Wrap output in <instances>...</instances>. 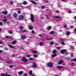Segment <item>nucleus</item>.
Masks as SVG:
<instances>
[{"label":"nucleus","instance_id":"1","mask_svg":"<svg viewBox=\"0 0 76 76\" xmlns=\"http://www.w3.org/2000/svg\"><path fill=\"white\" fill-rule=\"evenodd\" d=\"M48 66L50 67H52L53 66V64L51 63H48Z\"/></svg>","mask_w":76,"mask_h":76},{"label":"nucleus","instance_id":"2","mask_svg":"<svg viewBox=\"0 0 76 76\" xmlns=\"http://www.w3.org/2000/svg\"><path fill=\"white\" fill-rule=\"evenodd\" d=\"M22 60L24 61V62H26L28 61V60L25 57H23L22 58Z\"/></svg>","mask_w":76,"mask_h":76},{"label":"nucleus","instance_id":"3","mask_svg":"<svg viewBox=\"0 0 76 76\" xmlns=\"http://www.w3.org/2000/svg\"><path fill=\"white\" fill-rule=\"evenodd\" d=\"M31 20L32 22H34V17L33 15H31Z\"/></svg>","mask_w":76,"mask_h":76},{"label":"nucleus","instance_id":"4","mask_svg":"<svg viewBox=\"0 0 76 76\" xmlns=\"http://www.w3.org/2000/svg\"><path fill=\"white\" fill-rule=\"evenodd\" d=\"M33 65L31 66V67H34V68H35L36 67H37V64H36V63L35 62L33 63Z\"/></svg>","mask_w":76,"mask_h":76},{"label":"nucleus","instance_id":"5","mask_svg":"<svg viewBox=\"0 0 76 76\" xmlns=\"http://www.w3.org/2000/svg\"><path fill=\"white\" fill-rule=\"evenodd\" d=\"M26 38H27V37L26 36H23L21 37V38L22 39H26Z\"/></svg>","mask_w":76,"mask_h":76},{"label":"nucleus","instance_id":"6","mask_svg":"<svg viewBox=\"0 0 76 76\" xmlns=\"http://www.w3.org/2000/svg\"><path fill=\"white\" fill-rule=\"evenodd\" d=\"M63 63V61L62 59H61L59 61L58 64H62Z\"/></svg>","mask_w":76,"mask_h":76},{"label":"nucleus","instance_id":"7","mask_svg":"<svg viewBox=\"0 0 76 76\" xmlns=\"http://www.w3.org/2000/svg\"><path fill=\"white\" fill-rule=\"evenodd\" d=\"M20 33H23V32H27V31L25 30H24L23 31H20Z\"/></svg>","mask_w":76,"mask_h":76},{"label":"nucleus","instance_id":"8","mask_svg":"<svg viewBox=\"0 0 76 76\" xmlns=\"http://www.w3.org/2000/svg\"><path fill=\"white\" fill-rule=\"evenodd\" d=\"M64 52H66V50H61V53L62 54H64Z\"/></svg>","mask_w":76,"mask_h":76},{"label":"nucleus","instance_id":"9","mask_svg":"<svg viewBox=\"0 0 76 76\" xmlns=\"http://www.w3.org/2000/svg\"><path fill=\"white\" fill-rule=\"evenodd\" d=\"M23 16L22 15H20L19 17V18L20 19H23Z\"/></svg>","mask_w":76,"mask_h":76},{"label":"nucleus","instance_id":"10","mask_svg":"<svg viewBox=\"0 0 76 76\" xmlns=\"http://www.w3.org/2000/svg\"><path fill=\"white\" fill-rule=\"evenodd\" d=\"M1 76H12L10 75H7V74L5 75H4V74H1Z\"/></svg>","mask_w":76,"mask_h":76},{"label":"nucleus","instance_id":"11","mask_svg":"<svg viewBox=\"0 0 76 76\" xmlns=\"http://www.w3.org/2000/svg\"><path fill=\"white\" fill-rule=\"evenodd\" d=\"M17 14L16 13H15L13 14V16L14 18H16V17H17Z\"/></svg>","mask_w":76,"mask_h":76},{"label":"nucleus","instance_id":"12","mask_svg":"<svg viewBox=\"0 0 76 76\" xmlns=\"http://www.w3.org/2000/svg\"><path fill=\"white\" fill-rule=\"evenodd\" d=\"M63 68V67L62 66H58L57 67V68L58 69H61Z\"/></svg>","mask_w":76,"mask_h":76},{"label":"nucleus","instance_id":"13","mask_svg":"<svg viewBox=\"0 0 76 76\" xmlns=\"http://www.w3.org/2000/svg\"><path fill=\"white\" fill-rule=\"evenodd\" d=\"M2 13L4 14H5L6 15H7V11L2 12Z\"/></svg>","mask_w":76,"mask_h":76},{"label":"nucleus","instance_id":"14","mask_svg":"<svg viewBox=\"0 0 76 76\" xmlns=\"http://www.w3.org/2000/svg\"><path fill=\"white\" fill-rule=\"evenodd\" d=\"M28 28L30 30H32L33 27H32V26H28Z\"/></svg>","mask_w":76,"mask_h":76},{"label":"nucleus","instance_id":"15","mask_svg":"<svg viewBox=\"0 0 76 76\" xmlns=\"http://www.w3.org/2000/svg\"><path fill=\"white\" fill-rule=\"evenodd\" d=\"M31 1L32 3H33V4H36V2L34 1L33 0H31Z\"/></svg>","mask_w":76,"mask_h":76},{"label":"nucleus","instance_id":"16","mask_svg":"<svg viewBox=\"0 0 76 76\" xmlns=\"http://www.w3.org/2000/svg\"><path fill=\"white\" fill-rule=\"evenodd\" d=\"M70 32L69 31H67L66 32V35H70Z\"/></svg>","mask_w":76,"mask_h":76},{"label":"nucleus","instance_id":"17","mask_svg":"<svg viewBox=\"0 0 76 76\" xmlns=\"http://www.w3.org/2000/svg\"><path fill=\"white\" fill-rule=\"evenodd\" d=\"M51 29V26H48L47 28V29Z\"/></svg>","mask_w":76,"mask_h":76},{"label":"nucleus","instance_id":"18","mask_svg":"<svg viewBox=\"0 0 76 76\" xmlns=\"http://www.w3.org/2000/svg\"><path fill=\"white\" fill-rule=\"evenodd\" d=\"M8 32L10 34H12V31L11 30H9L8 31Z\"/></svg>","mask_w":76,"mask_h":76},{"label":"nucleus","instance_id":"19","mask_svg":"<svg viewBox=\"0 0 76 76\" xmlns=\"http://www.w3.org/2000/svg\"><path fill=\"white\" fill-rule=\"evenodd\" d=\"M32 71L31 70H30L29 71V74L30 75H32Z\"/></svg>","mask_w":76,"mask_h":76},{"label":"nucleus","instance_id":"20","mask_svg":"<svg viewBox=\"0 0 76 76\" xmlns=\"http://www.w3.org/2000/svg\"><path fill=\"white\" fill-rule=\"evenodd\" d=\"M7 20V19H4L3 20V21L4 22H6Z\"/></svg>","mask_w":76,"mask_h":76},{"label":"nucleus","instance_id":"21","mask_svg":"<svg viewBox=\"0 0 76 76\" xmlns=\"http://www.w3.org/2000/svg\"><path fill=\"white\" fill-rule=\"evenodd\" d=\"M23 4H24V5H26V4H28V2H27L26 1H24Z\"/></svg>","mask_w":76,"mask_h":76},{"label":"nucleus","instance_id":"22","mask_svg":"<svg viewBox=\"0 0 76 76\" xmlns=\"http://www.w3.org/2000/svg\"><path fill=\"white\" fill-rule=\"evenodd\" d=\"M64 40H65V39H61L60 41H64Z\"/></svg>","mask_w":76,"mask_h":76},{"label":"nucleus","instance_id":"23","mask_svg":"<svg viewBox=\"0 0 76 76\" xmlns=\"http://www.w3.org/2000/svg\"><path fill=\"white\" fill-rule=\"evenodd\" d=\"M10 4H11L12 5H13V2L12 1H10Z\"/></svg>","mask_w":76,"mask_h":76},{"label":"nucleus","instance_id":"24","mask_svg":"<svg viewBox=\"0 0 76 76\" xmlns=\"http://www.w3.org/2000/svg\"><path fill=\"white\" fill-rule=\"evenodd\" d=\"M34 57H35V58H37V57H38V56L36 55H34Z\"/></svg>","mask_w":76,"mask_h":76},{"label":"nucleus","instance_id":"25","mask_svg":"<svg viewBox=\"0 0 76 76\" xmlns=\"http://www.w3.org/2000/svg\"><path fill=\"white\" fill-rule=\"evenodd\" d=\"M8 46H9V47H10V48H14V47H12V45H8Z\"/></svg>","mask_w":76,"mask_h":76},{"label":"nucleus","instance_id":"26","mask_svg":"<svg viewBox=\"0 0 76 76\" xmlns=\"http://www.w3.org/2000/svg\"><path fill=\"white\" fill-rule=\"evenodd\" d=\"M23 73V72H19V75H22V74Z\"/></svg>","mask_w":76,"mask_h":76},{"label":"nucleus","instance_id":"27","mask_svg":"<svg viewBox=\"0 0 76 76\" xmlns=\"http://www.w3.org/2000/svg\"><path fill=\"white\" fill-rule=\"evenodd\" d=\"M57 55L56 54H54L52 55V57H55Z\"/></svg>","mask_w":76,"mask_h":76},{"label":"nucleus","instance_id":"28","mask_svg":"<svg viewBox=\"0 0 76 76\" xmlns=\"http://www.w3.org/2000/svg\"><path fill=\"white\" fill-rule=\"evenodd\" d=\"M23 27L22 26H20V29L21 31H22L23 30Z\"/></svg>","mask_w":76,"mask_h":76},{"label":"nucleus","instance_id":"29","mask_svg":"<svg viewBox=\"0 0 76 76\" xmlns=\"http://www.w3.org/2000/svg\"><path fill=\"white\" fill-rule=\"evenodd\" d=\"M53 39V38L51 37L50 38H47L46 39H47L48 40H51Z\"/></svg>","mask_w":76,"mask_h":76},{"label":"nucleus","instance_id":"30","mask_svg":"<svg viewBox=\"0 0 76 76\" xmlns=\"http://www.w3.org/2000/svg\"><path fill=\"white\" fill-rule=\"evenodd\" d=\"M55 17L56 18H59L60 19V16H55Z\"/></svg>","mask_w":76,"mask_h":76},{"label":"nucleus","instance_id":"31","mask_svg":"<svg viewBox=\"0 0 76 76\" xmlns=\"http://www.w3.org/2000/svg\"><path fill=\"white\" fill-rule=\"evenodd\" d=\"M39 44L40 45H42L43 44V43L42 42H41L39 43Z\"/></svg>","mask_w":76,"mask_h":76},{"label":"nucleus","instance_id":"32","mask_svg":"<svg viewBox=\"0 0 76 76\" xmlns=\"http://www.w3.org/2000/svg\"><path fill=\"white\" fill-rule=\"evenodd\" d=\"M56 53V50H54L53 51V54H55Z\"/></svg>","mask_w":76,"mask_h":76},{"label":"nucleus","instance_id":"33","mask_svg":"<svg viewBox=\"0 0 76 76\" xmlns=\"http://www.w3.org/2000/svg\"><path fill=\"white\" fill-rule=\"evenodd\" d=\"M15 42H16V41L15 40L13 42H12V44H15Z\"/></svg>","mask_w":76,"mask_h":76},{"label":"nucleus","instance_id":"34","mask_svg":"<svg viewBox=\"0 0 76 76\" xmlns=\"http://www.w3.org/2000/svg\"><path fill=\"white\" fill-rule=\"evenodd\" d=\"M33 53H37V51L34 50H33Z\"/></svg>","mask_w":76,"mask_h":76},{"label":"nucleus","instance_id":"35","mask_svg":"<svg viewBox=\"0 0 76 76\" xmlns=\"http://www.w3.org/2000/svg\"><path fill=\"white\" fill-rule=\"evenodd\" d=\"M41 7H42V9H45V6H42Z\"/></svg>","mask_w":76,"mask_h":76},{"label":"nucleus","instance_id":"36","mask_svg":"<svg viewBox=\"0 0 76 76\" xmlns=\"http://www.w3.org/2000/svg\"><path fill=\"white\" fill-rule=\"evenodd\" d=\"M74 63H71V66H74V65H73Z\"/></svg>","mask_w":76,"mask_h":76},{"label":"nucleus","instance_id":"37","mask_svg":"<svg viewBox=\"0 0 76 76\" xmlns=\"http://www.w3.org/2000/svg\"><path fill=\"white\" fill-rule=\"evenodd\" d=\"M7 63H11V61H8L7 62Z\"/></svg>","mask_w":76,"mask_h":76},{"label":"nucleus","instance_id":"38","mask_svg":"<svg viewBox=\"0 0 76 76\" xmlns=\"http://www.w3.org/2000/svg\"><path fill=\"white\" fill-rule=\"evenodd\" d=\"M0 25H1V26H3V23H2V22H0Z\"/></svg>","mask_w":76,"mask_h":76},{"label":"nucleus","instance_id":"39","mask_svg":"<svg viewBox=\"0 0 76 76\" xmlns=\"http://www.w3.org/2000/svg\"><path fill=\"white\" fill-rule=\"evenodd\" d=\"M50 33V34H54V31H51Z\"/></svg>","mask_w":76,"mask_h":76},{"label":"nucleus","instance_id":"40","mask_svg":"<svg viewBox=\"0 0 76 76\" xmlns=\"http://www.w3.org/2000/svg\"><path fill=\"white\" fill-rule=\"evenodd\" d=\"M61 44L62 45H65V43L64 42H62L61 43Z\"/></svg>","mask_w":76,"mask_h":76},{"label":"nucleus","instance_id":"41","mask_svg":"<svg viewBox=\"0 0 76 76\" xmlns=\"http://www.w3.org/2000/svg\"><path fill=\"white\" fill-rule=\"evenodd\" d=\"M10 68H12V67H13V65H10Z\"/></svg>","mask_w":76,"mask_h":76},{"label":"nucleus","instance_id":"42","mask_svg":"<svg viewBox=\"0 0 76 76\" xmlns=\"http://www.w3.org/2000/svg\"><path fill=\"white\" fill-rule=\"evenodd\" d=\"M31 56L30 55H28L27 56V57H31Z\"/></svg>","mask_w":76,"mask_h":76},{"label":"nucleus","instance_id":"43","mask_svg":"<svg viewBox=\"0 0 76 76\" xmlns=\"http://www.w3.org/2000/svg\"><path fill=\"white\" fill-rule=\"evenodd\" d=\"M51 45H53L54 44V43L53 42H50Z\"/></svg>","mask_w":76,"mask_h":76},{"label":"nucleus","instance_id":"44","mask_svg":"<svg viewBox=\"0 0 76 76\" xmlns=\"http://www.w3.org/2000/svg\"><path fill=\"white\" fill-rule=\"evenodd\" d=\"M71 57H73V53H71Z\"/></svg>","mask_w":76,"mask_h":76},{"label":"nucleus","instance_id":"45","mask_svg":"<svg viewBox=\"0 0 76 76\" xmlns=\"http://www.w3.org/2000/svg\"><path fill=\"white\" fill-rule=\"evenodd\" d=\"M64 28H67V25H64Z\"/></svg>","mask_w":76,"mask_h":76},{"label":"nucleus","instance_id":"46","mask_svg":"<svg viewBox=\"0 0 76 76\" xmlns=\"http://www.w3.org/2000/svg\"><path fill=\"white\" fill-rule=\"evenodd\" d=\"M21 12H20V11H18V13H20Z\"/></svg>","mask_w":76,"mask_h":76},{"label":"nucleus","instance_id":"47","mask_svg":"<svg viewBox=\"0 0 76 76\" xmlns=\"http://www.w3.org/2000/svg\"><path fill=\"white\" fill-rule=\"evenodd\" d=\"M7 39H9V36H7L6 37Z\"/></svg>","mask_w":76,"mask_h":76},{"label":"nucleus","instance_id":"48","mask_svg":"<svg viewBox=\"0 0 76 76\" xmlns=\"http://www.w3.org/2000/svg\"><path fill=\"white\" fill-rule=\"evenodd\" d=\"M33 58H30V60H33Z\"/></svg>","mask_w":76,"mask_h":76},{"label":"nucleus","instance_id":"49","mask_svg":"<svg viewBox=\"0 0 76 76\" xmlns=\"http://www.w3.org/2000/svg\"><path fill=\"white\" fill-rule=\"evenodd\" d=\"M57 48L58 49V50H60V48H61L60 47H58Z\"/></svg>","mask_w":76,"mask_h":76},{"label":"nucleus","instance_id":"50","mask_svg":"<svg viewBox=\"0 0 76 76\" xmlns=\"http://www.w3.org/2000/svg\"><path fill=\"white\" fill-rule=\"evenodd\" d=\"M71 48H74V47L73 46H71Z\"/></svg>","mask_w":76,"mask_h":76},{"label":"nucleus","instance_id":"51","mask_svg":"<svg viewBox=\"0 0 76 76\" xmlns=\"http://www.w3.org/2000/svg\"><path fill=\"white\" fill-rule=\"evenodd\" d=\"M26 73H25L23 75V76H26Z\"/></svg>","mask_w":76,"mask_h":76},{"label":"nucleus","instance_id":"52","mask_svg":"<svg viewBox=\"0 0 76 76\" xmlns=\"http://www.w3.org/2000/svg\"><path fill=\"white\" fill-rule=\"evenodd\" d=\"M32 32L33 34H34V33H35V32H34V30L32 31Z\"/></svg>","mask_w":76,"mask_h":76},{"label":"nucleus","instance_id":"53","mask_svg":"<svg viewBox=\"0 0 76 76\" xmlns=\"http://www.w3.org/2000/svg\"><path fill=\"white\" fill-rule=\"evenodd\" d=\"M2 50H0V53H2Z\"/></svg>","mask_w":76,"mask_h":76},{"label":"nucleus","instance_id":"54","mask_svg":"<svg viewBox=\"0 0 76 76\" xmlns=\"http://www.w3.org/2000/svg\"><path fill=\"white\" fill-rule=\"evenodd\" d=\"M73 28V26H70V28Z\"/></svg>","mask_w":76,"mask_h":76},{"label":"nucleus","instance_id":"55","mask_svg":"<svg viewBox=\"0 0 76 76\" xmlns=\"http://www.w3.org/2000/svg\"><path fill=\"white\" fill-rule=\"evenodd\" d=\"M74 17H75V19H75V20H76V16H74Z\"/></svg>","mask_w":76,"mask_h":76},{"label":"nucleus","instance_id":"56","mask_svg":"<svg viewBox=\"0 0 76 76\" xmlns=\"http://www.w3.org/2000/svg\"><path fill=\"white\" fill-rule=\"evenodd\" d=\"M56 13H59V11L58 10L56 11Z\"/></svg>","mask_w":76,"mask_h":76},{"label":"nucleus","instance_id":"57","mask_svg":"<svg viewBox=\"0 0 76 76\" xmlns=\"http://www.w3.org/2000/svg\"><path fill=\"white\" fill-rule=\"evenodd\" d=\"M12 57H15V56L14 55H12Z\"/></svg>","mask_w":76,"mask_h":76},{"label":"nucleus","instance_id":"58","mask_svg":"<svg viewBox=\"0 0 76 76\" xmlns=\"http://www.w3.org/2000/svg\"><path fill=\"white\" fill-rule=\"evenodd\" d=\"M5 50H8V49L7 48H5Z\"/></svg>","mask_w":76,"mask_h":76},{"label":"nucleus","instance_id":"59","mask_svg":"<svg viewBox=\"0 0 76 76\" xmlns=\"http://www.w3.org/2000/svg\"><path fill=\"white\" fill-rule=\"evenodd\" d=\"M0 44H3V42H0Z\"/></svg>","mask_w":76,"mask_h":76},{"label":"nucleus","instance_id":"60","mask_svg":"<svg viewBox=\"0 0 76 76\" xmlns=\"http://www.w3.org/2000/svg\"><path fill=\"white\" fill-rule=\"evenodd\" d=\"M71 12V11H70V10L69 11V13H70Z\"/></svg>","mask_w":76,"mask_h":76},{"label":"nucleus","instance_id":"61","mask_svg":"<svg viewBox=\"0 0 76 76\" xmlns=\"http://www.w3.org/2000/svg\"><path fill=\"white\" fill-rule=\"evenodd\" d=\"M41 19H44V17H41Z\"/></svg>","mask_w":76,"mask_h":76},{"label":"nucleus","instance_id":"62","mask_svg":"<svg viewBox=\"0 0 76 76\" xmlns=\"http://www.w3.org/2000/svg\"><path fill=\"white\" fill-rule=\"evenodd\" d=\"M66 58V60H68V58Z\"/></svg>","mask_w":76,"mask_h":76},{"label":"nucleus","instance_id":"63","mask_svg":"<svg viewBox=\"0 0 76 76\" xmlns=\"http://www.w3.org/2000/svg\"><path fill=\"white\" fill-rule=\"evenodd\" d=\"M28 8H29V7H27V9H28Z\"/></svg>","mask_w":76,"mask_h":76},{"label":"nucleus","instance_id":"64","mask_svg":"<svg viewBox=\"0 0 76 76\" xmlns=\"http://www.w3.org/2000/svg\"><path fill=\"white\" fill-rule=\"evenodd\" d=\"M7 23L9 24V22H7Z\"/></svg>","mask_w":76,"mask_h":76}]
</instances>
